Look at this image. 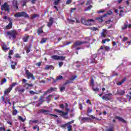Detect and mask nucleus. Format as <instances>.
I'll return each mask as SVG.
<instances>
[{"instance_id":"7c9ffc66","label":"nucleus","mask_w":131,"mask_h":131,"mask_svg":"<svg viewBox=\"0 0 131 131\" xmlns=\"http://www.w3.org/2000/svg\"><path fill=\"white\" fill-rule=\"evenodd\" d=\"M96 20L99 22H103V17L102 16L96 18Z\"/></svg>"},{"instance_id":"4be33fe9","label":"nucleus","mask_w":131,"mask_h":131,"mask_svg":"<svg viewBox=\"0 0 131 131\" xmlns=\"http://www.w3.org/2000/svg\"><path fill=\"white\" fill-rule=\"evenodd\" d=\"M28 38H29V36L26 35L23 38V39L24 42H27L28 41Z\"/></svg>"},{"instance_id":"ea45409f","label":"nucleus","mask_w":131,"mask_h":131,"mask_svg":"<svg viewBox=\"0 0 131 131\" xmlns=\"http://www.w3.org/2000/svg\"><path fill=\"white\" fill-rule=\"evenodd\" d=\"M90 117H91V118H92V119H96V120H100V119H98V118L94 117V116H93V115L90 116Z\"/></svg>"},{"instance_id":"c756f323","label":"nucleus","mask_w":131,"mask_h":131,"mask_svg":"<svg viewBox=\"0 0 131 131\" xmlns=\"http://www.w3.org/2000/svg\"><path fill=\"white\" fill-rule=\"evenodd\" d=\"M125 80H126V78H124L122 81L119 82L117 83V85H121V84L122 83H123V82H124V81H125Z\"/></svg>"},{"instance_id":"2f4dec72","label":"nucleus","mask_w":131,"mask_h":131,"mask_svg":"<svg viewBox=\"0 0 131 131\" xmlns=\"http://www.w3.org/2000/svg\"><path fill=\"white\" fill-rule=\"evenodd\" d=\"M6 82H7V79L6 78H3L2 79V81H1V84H4V83H6Z\"/></svg>"},{"instance_id":"6e6552de","label":"nucleus","mask_w":131,"mask_h":131,"mask_svg":"<svg viewBox=\"0 0 131 131\" xmlns=\"http://www.w3.org/2000/svg\"><path fill=\"white\" fill-rule=\"evenodd\" d=\"M26 75H27L28 77V79H30V78H32L33 80H34L35 77L33 76V74L32 73H30L29 71L26 70Z\"/></svg>"},{"instance_id":"8fccbe9b","label":"nucleus","mask_w":131,"mask_h":131,"mask_svg":"<svg viewBox=\"0 0 131 131\" xmlns=\"http://www.w3.org/2000/svg\"><path fill=\"white\" fill-rule=\"evenodd\" d=\"M91 30L93 31H97V30H98V28L95 27L91 28Z\"/></svg>"},{"instance_id":"7ed1b4c3","label":"nucleus","mask_w":131,"mask_h":131,"mask_svg":"<svg viewBox=\"0 0 131 131\" xmlns=\"http://www.w3.org/2000/svg\"><path fill=\"white\" fill-rule=\"evenodd\" d=\"M15 18H19L20 17H25L26 18H29V15L25 12H19L14 15Z\"/></svg>"},{"instance_id":"9b49d317","label":"nucleus","mask_w":131,"mask_h":131,"mask_svg":"<svg viewBox=\"0 0 131 131\" xmlns=\"http://www.w3.org/2000/svg\"><path fill=\"white\" fill-rule=\"evenodd\" d=\"M77 78V76H72L69 80H67L64 84H63V85H66L67 84H68V83H71V82H72V81H73V80H74V79H75V78Z\"/></svg>"},{"instance_id":"412c9836","label":"nucleus","mask_w":131,"mask_h":131,"mask_svg":"<svg viewBox=\"0 0 131 131\" xmlns=\"http://www.w3.org/2000/svg\"><path fill=\"white\" fill-rule=\"evenodd\" d=\"M9 24L6 26V29H11L12 28V26H13V23H12V20L9 21Z\"/></svg>"},{"instance_id":"f704fd0d","label":"nucleus","mask_w":131,"mask_h":131,"mask_svg":"<svg viewBox=\"0 0 131 131\" xmlns=\"http://www.w3.org/2000/svg\"><path fill=\"white\" fill-rule=\"evenodd\" d=\"M39 16L38 14H33L31 16V19H35V18H36Z\"/></svg>"},{"instance_id":"4c0bfd02","label":"nucleus","mask_w":131,"mask_h":131,"mask_svg":"<svg viewBox=\"0 0 131 131\" xmlns=\"http://www.w3.org/2000/svg\"><path fill=\"white\" fill-rule=\"evenodd\" d=\"M25 91V90L24 89H19L17 90L18 93H20V94H22V93H24V91Z\"/></svg>"},{"instance_id":"dca6fc26","label":"nucleus","mask_w":131,"mask_h":131,"mask_svg":"<svg viewBox=\"0 0 131 131\" xmlns=\"http://www.w3.org/2000/svg\"><path fill=\"white\" fill-rule=\"evenodd\" d=\"M18 2L17 0H13V5L14 6V8L16 9V10H19V7H18Z\"/></svg>"},{"instance_id":"6e6d98bb","label":"nucleus","mask_w":131,"mask_h":131,"mask_svg":"<svg viewBox=\"0 0 131 131\" xmlns=\"http://www.w3.org/2000/svg\"><path fill=\"white\" fill-rule=\"evenodd\" d=\"M127 39H128V37H124L123 38V41H126V40H127Z\"/></svg>"},{"instance_id":"e2e57ef3","label":"nucleus","mask_w":131,"mask_h":131,"mask_svg":"<svg viewBox=\"0 0 131 131\" xmlns=\"http://www.w3.org/2000/svg\"><path fill=\"white\" fill-rule=\"evenodd\" d=\"M11 65H14L15 66H16V65H17V63L12 61L11 62Z\"/></svg>"},{"instance_id":"39448f33","label":"nucleus","mask_w":131,"mask_h":131,"mask_svg":"<svg viewBox=\"0 0 131 131\" xmlns=\"http://www.w3.org/2000/svg\"><path fill=\"white\" fill-rule=\"evenodd\" d=\"M55 111L56 112L60 113V116H63V118H65V119H67V118H68V112H64L59 110H55Z\"/></svg>"},{"instance_id":"c85d7f7f","label":"nucleus","mask_w":131,"mask_h":131,"mask_svg":"<svg viewBox=\"0 0 131 131\" xmlns=\"http://www.w3.org/2000/svg\"><path fill=\"white\" fill-rule=\"evenodd\" d=\"M38 122V120H30L29 123L30 124H32V123H37Z\"/></svg>"},{"instance_id":"680f3d73","label":"nucleus","mask_w":131,"mask_h":131,"mask_svg":"<svg viewBox=\"0 0 131 131\" xmlns=\"http://www.w3.org/2000/svg\"><path fill=\"white\" fill-rule=\"evenodd\" d=\"M79 108L80 110H82V104L81 103L79 104Z\"/></svg>"},{"instance_id":"603ef678","label":"nucleus","mask_w":131,"mask_h":131,"mask_svg":"<svg viewBox=\"0 0 131 131\" xmlns=\"http://www.w3.org/2000/svg\"><path fill=\"white\" fill-rule=\"evenodd\" d=\"M33 129H36L37 128V130H39V127H38L37 125H36L33 127Z\"/></svg>"},{"instance_id":"9d476101","label":"nucleus","mask_w":131,"mask_h":131,"mask_svg":"<svg viewBox=\"0 0 131 131\" xmlns=\"http://www.w3.org/2000/svg\"><path fill=\"white\" fill-rule=\"evenodd\" d=\"M52 59L54 60H60L61 61H63V60H65V57L62 56H58V55H53L51 56Z\"/></svg>"},{"instance_id":"f8f14e48","label":"nucleus","mask_w":131,"mask_h":131,"mask_svg":"<svg viewBox=\"0 0 131 131\" xmlns=\"http://www.w3.org/2000/svg\"><path fill=\"white\" fill-rule=\"evenodd\" d=\"M1 9L4 11L5 10V11H7L9 12L10 11V8L9 7V5H8V4L5 3L1 7Z\"/></svg>"},{"instance_id":"a878e982","label":"nucleus","mask_w":131,"mask_h":131,"mask_svg":"<svg viewBox=\"0 0 131 131\" xmlns=\"http://www.w3.org/2000/svg\"><path fill=\"white\" fill-rule=\"evenodd\" d=\"M49 112V111L46 110H41L40 111L41 113H45V114H50Z\"/></svg>"},{"instance_id":"052dcab7","label":"nucleus","mask_w":131,"mask_h":131,"mask_svg":"<svg viewBox=\"0 0 131 131\" xmlns=\"http://www.w3.org/2000/svg\"><path fill=\"white\" fill-rule=\"evenodd\" d=\"M63 64H64V63L61 61V62H59L58 65H59V67H61L62 66Z\"/></svg>"},{"instance_id":"20e7f679","label":"nucleus","mask_w":131,"mask_h":131,"mask_svg":"<svg viewBox=\"0 0 131 131\" xmlns=\"http://www.w3.org/2000/svg\"><path fill=\"white\" fill-rule=\"evenodd\" d=\"M95 20L94 19H89L85 20V19L82 18L81 20V22L84 24V25H93L94 24V22Z\"/></svg>"},{"instance_id":"a19ab883","label":"nucleus","mask_w":131,"mask_h":131,"mask_svg":"<svg viewBox=\"0 0 131 131\" xmlns=\"http://www.w3.org/2000/svg\"><path fill=\"white\" fill-rule=\"evenodd\" d=\"M17 113H18V111L17 110H14L13 112V115H17Z\"/></svg>"},{"instance_id":"a211bd4d","label":"nucleus","mask_w":131,"mask_h":131,"mask_svg":"<svg viewBox=\"0 0 131 131\" xmlns=\"http://www.w3.org/2000/svg\"><path fill=\"white\" fill-rule=\"evenodd\" d=\"M81 120L84 122L85 121H90V120H92V118L89 117H82Z\"/></svg>"},{"instance_id":"4468645a","label":"nucleus","mask_w":131,"mask_h":131,"mask_svg":"<svg viewBox=\"0 0 131 131\" xmlns=\"http://www.w3.org/2000/svg\"><path fill=\"white\" fill-rule=\"evenodd\" d=\"M91 85H92V88H93V90L94 92H98V91H99V88L97 87H95L96 85H95V84H94V80H92L91 82Z\"/></svg>"},{"instance_id":"79ce46f5","label":"nucleus","mask_w":131,"mask_h":131,"mask_svg":"<svg viewBox=\"0 0 131 131\" xmlns=\"http://www.w3.org/2000/svg\"><path fill=\"white\" fill-rule=\"evenodd\" d=\"M93 8V6L90 5L87 8H86L84 11H89V10H91Z\"/></svg>"},{"instance_id":"aec40b11","label":"nucleus","mask_w":131,"mask_h":131,"mask_svg":"<svg viewBox=\"0 0 131 131\" xmlns=\"http://www.w3.org/2000/svg\"><path fill=\"white\" fill-rule=\"evenodd\" d=\"M119 10H120L119 16H120V17H122V16H123V15H122V13H123V12H124V10H123V7L120 6V7H119Z\"/></svg>"},{"instance_id":"a18cd8bd","label":"nucleus","mask_w":131,"mask_h":131,"mask_svg":"<svg viewBox=\"0 0 131 131\" xmlns=\"http://www.w3.org/2000/svg\"><path fill=\"white\" fill-rule=\"evenodd\" d=\"M29 93H30V94H32V95H33V94H34V95H37V93H36V92H34V91H30V92H29Z\"/></svg>"},{"instance_id":"f257e3e1","label":"nucleus","mask_w":131,"mask_h":131,"mask_svg":"<svg viewBox=\"0 0 131 131\" xmlns=\"http://www.w3.org/2000/svg\"><path fill=\"white\" fill-rule=\"evenodd\" d=\"M6 34L8 35L10 39H11V38L12 39H16V37H17V35H18V32H17V31L13 30L6 32Z\"/></svg>"},{"instance_id":"423d86ee","label":"nucleus","mask_w":131,"mask_h":131,"mask_svg":"<svg viewBox=\"0 0 131 131\" xmlns=\"http://www.w3.org/2000/svg\"><path fill=\"white\" fill-rule=\"evenodd\" d=\"M22 81L24 83L23 85L24 88H25V89H27V90H28L29 88H32V86H33V84L26 83L27 82V80L25 79H23Z\"/></svg>"},{"instance_id":"69168bd1","label":"nucleus","mask_w":131,"mask_h":131,"mask_svg":"<svg viewBox=\"0 0 131 131\" xmlns=\"http://www.w3.org/2000/svg\"><path fill=\"white\" fill-rule=\"evenodd\" d=\"M60 107L61 109H65V106L64 105V104H60Z\"/></svg>"},{"instance_id":"2eb2a0df","label":"nucleus","mask_w":131,"mask_h":131,"mask_svg":"<svg viewBox=\"0 0 131 131\" xmlns=\"http://www.w3.org/2000/svg\"><path fill=\"white\" fill-rule=\"evenodd\" d=\"M53 23H54V19L53 18L51 17L49 20V22L48 23L47 26L48 27H51L53 25Z\"/></svg>"},{"instance_id":"0e129e2a","label":"nucleus","mask_w":131,"mask_h":131,"mask_svg":"<svg viewBox=\"0 0 131 131\" xmlns=\"http://www.w3.org/2000/svg\"><path fill=\"white\" fill-rule=\"evenodd\" d=\"M18 119H19V120H20L21 121H24V120L23 119V117H22L21 116H19V117H18Z\"/></svg>"},{"instance_id":"4d7b16f0","label":"nucleus","mask_w":131,"mask_h":131,"mask_svg":"<svg viewBox=\"0 0 131 131\" xmlns=\"http://www.w3.org/2000/svg\"><path fill=\"white\" fill-rule=\"evenodd\" d=\"M13 53H14V51L13 50H10L9 53V56H12Z\"/></svg>"},{"instance_id":"58836bf2","label":"nucleus","mask_w":131,"mask_h":131,"mask_svg":"<svg viewBox=\"0 0 131 131\" xmlns=\"http://www.w3.org/2000/svg\"><path fill=\"white\" fill-rule=\"evenodd\" d=\"M59 3H60V0H56L54 2V5H55V6H58L59 5Z\"/></svg>"},{"instance_id":"1a4fd4ad","label":"nucleus","mask_w":131,"mask_h":131,"mask_svg":"<svg viewBox=\"0 0 131 131\" xmlns=\"http://www.w3.org/2000/svg\"><path fill=\"white\" fill-rule=\"evenodd\" d=\"M98 55L97 54H94L92 56V58L90 61V63H96L98 60Z\"/></svg>"},{"instance_id":"864d4df0","label":"nucleus","mask_w":131,"mask_h":131,"mask_svg":"<svg viewBox=\"0 0 131 131\" xmlns=\"http://www.w3.org/2000/svg\"><path fill=\"white\" fill-rule=\"evenodd\" d=\"M15 58H18L19 59H20V58H21V56H20L19 54H15Z\"/></svg>"},{"instance_id":"b1692460","label":"nucleus","mask_w":131,"mask_h":131,"mask_svg":"<svg viewBox=\"0 0 131 131\" xmlns=\"http://www.w3.org/2000/svg\"><path fill=\"white\" fill-rule=\"evenodd\" d=\"M51 69L52 70H54V67H53L52 66H48V65L46 66L45 69L46 70H48V69H51Z\"/></svg>"},{"instance_id":"338daca9","label":"nucleus","mask_w":131,"mask_h":131,"mask_svg":"<svg viewBox=\"0 0 131 131\" xmlns=\"http://www.w3.org/2000/svg\"><path fill=\"white\" fill-rule=\"evenodd\" d=\"M2 130H6V128H5V127H0V131H2Z\"/></svg>"},{"instance_id":"f3484780","label":"nucleus","mask_w":131,"mask_h":131,"mask_svg":"<svg viewBox=\"0 0 131 131\" xmlns=\"http://www.w3.org/2000/svg\"><path fill=\"white\" fill-rule=\"evenodd\" d=\"M128 27V21H126L124 25L122 26L121 28L122 30H125V29H126L127 27Z\"/></svg>"},{"instance_id":"ddd939ff","label":"nucleus","mask_w":131,"mask_h":131,"mask_svg":"<svg viewBox=\"0 0 131 131\" xmlns=\"http://www.w3.org/2000/svg\"><path fill=\"white\" fill-rule=\"evenodd\" d=\"M83 43H88L87 41H76L75 42V45H73V48H75L76 46H81V45H83Z\"/></svg>"},{"instance_id":"5701e85b","label":"nucleus","mask_w":131,"mask_h":131,"mask_svg":"<svg viewBox=\"0 0 131 131\" xmlns=\"http://www.w3.org/2000/svg\"><path fill=\"white\" fill-rule=\"evenodd\" d=\"M116 119H118L119 121H122V122H125V120L123 119V118L120 117H116Z\"/></svg>"},{"instance_id":"393cba45","label":"nucleus","mask_w":131,"mask_h":131,"mask_svg":"<svg viewBox=\"0 0 131 131\" xmlns=\"http://www.w3.org/2000/svg\"><path fill=\"white\" fill-rule=\"evenodd\" d=\"M105 32H106V30L105 29H103L101 34V36H102V37H106V34H105Z\"/></svg>"},{"instance_id":"bb28decb","label":"nucleus","mask_w":131,"mask_h":131,"mask_svg":"<svg viewBox=\"0 0 131 131\" xmlns=\"http://www.w3.org/2000/svg\"><path fill=\"white\" fill-rule=\"evenodd\" d=\"M2 49L3 50H4V51H8L9 50V48H8L7 47V45H6V44L3 43V46L2 47Z\"/></svg>"},{"instance_id":"cd10ccee","label":"nucleus","mask_w":131,"mask_h":131,"mask_svg":"<svg viewBox=\"0 0 131 131\" xmlns=\"http://www.w3.org/2000/svg\"><path fill=\"white\" fill-rule=\"evenodd\" d=\"M118 93L119 95H120L121 96H123V95L125 94V91H124V90H121L119 91Z\"/></svg>"},{"instance_id":"e433bc0d","label":"nucleus","mask_w":131,"mask_h":131,"mask_svg":"<svg viewBox=\"0 0 131 131\" xmlns=\"http://www.w3.org/2000/svg\"><path fill=\"white\" fill-rule=\"evenodd\" d=\"M63 79H64V77L62 76H59L57 77V80H61Z\"/></svg>"},{"instance_id":"72a5a7b5","label":"nucleus","mask_w":131,"mask_h":131,"mask_svg":"<svg viewBox=\"0 0 131 131\" xmlns=\"http://www.w3.org/2000/svg\"><path fill=\"white\" fill-rule=\"evenodd\" d=\"M67 125H68L67 126V129H68V131H71L72 128V126H71V125L69 124H67Z\"/></svg>"},{"instance_id":"c9c22d12","label":"nucleus","mask_w":131,"mask_h":131,"mask_svg":"<svg viewBox=\"0 0 131 131\" xmlns=\"http://www.w3.org/2000/svg\"><path fill=\"white\" fill-rule=\"evenodd\" d=\"M102 99H103V100H110V98L107 96H102Z\"/></svg>"},{"instance_id":"37998d69","label":"nucleus","mask_w":131,"mask_h":131,"mask_svg":"<svg viewBox=\"0 0 131 131\" xmlns=\"http://www.w3.org/2000/svg\"><path fill=\"white\" fill-rule=\"evenodd\" d=\"M104 49L105 50H106L107 52H109L110 51V47L108 46H104Z\"/></svg>"},{"instance_id":"3c124183","label":"nucleus","mask_w":131,"mask_h":131,"mask_svg":"<svg viewBox=\"0 0 131 131\" xmlns=\"http://www.w3.org/2000/svg\"><path fill=\"white\" fill-rule=\"evenodd\" d=\"M6 100H7V101H8V104H9V105H11V104H12V103H11V102H10V98H9V97H7V98H6Z\"/></svg>"},{"instance_id":"bf43d9fd","label":"nucleus","mask_w":131,"mask_h":131,"mask_svg":"<svg viewBox=\"0 0 131 131\" xmlns=\"http://www.w3.org/2000/svg\"><path fill=\"white\" fill-rule=\"evenodd\" d=\"M70 4H71V0H67L66 2V4L69 5Z\"/></svg>"},{"instance_id":"473e14b6","label":"nucleus","mask_w":131,"mask_h":131,"mask_svg":"<svg viewBox=\"0 0 131 131\" xmlns=\"http://www.w3.org/2000/svg\"><path fill=\"white\" fill-rule=\"evenodd\" d=\"M3 19H4V20H8L9 21H12V19H11V18L7 16H4Z\"/></svg>"},{"instance_id":"0eeeda50","label":"nucleus","mask_w":131,"mask_h":131,"mask_svg":"<svg viewBox=\"0 0 131 131\" xmlns=\"http://www.w3.org/2000/svg\"><path fill=\"white\" fill-rule=\"evenodd\" d=\"M17 83L16 82H13L12 84H11L9 88L7 89L6 90H5V95H8V94H9V93H10V92H11V91H12L13 88H14V86H15V85H16Z\"/></svg>"},{"instance_id":"c03bdc74","label":"nucleus","mask_w":131,"mask_h":131,"mask_svg":"<svg viewBox=\"0 0 131 131\" xmlns=\"http://www.w3.org/2000/svg\"><path fill=\"white\" fill-rule=\"evenodd\" d=\"M46 41H47V40L46 39V38H42L40 41V43H45Z\"/></svg>"},{"instance_id":"13d9d810","label":"nucleus","mask_w":131,"mask_h":131,"mask_svg":"<svg viewBox=\"0 0 131 131\" xmlns=\"http://www.w3.org/2000/svg\"><path fill=\"white\" fill-rule=\"evenodd\" d=\"M52 95H49L48 97H46L47 100H50L51 98H52Z\"/></svg>"},{"instance_id":"774afa93","label":"nucleus","mask_w":131,"mask_h":131,"mask_svg":"<svg viewBox=\"0 0 131 131\" xmlns=\"http://www.w3.org/2000/svg\"><path fill=\"white\" fill-rule=\"evenodd\" d=\"M7 123L8 124H10V125H13V123H12V122H11L10 121H7Z\"/></svg>"},{"instance_id":"f03ea898","label":"nucleus","mask_w":131,"mask_h":131,"mask_svg":"<svg viewBox=\"0 0 131 131\" xmlns=\"http://www.w3.org/2000/svg\"><path fill=\"white\" fill-rule=\"evenodd\" d=\"M55 91H57V88H51L50 89H49L47 91L44 93V94H43V96H40L39 101H42V102H43V98H45V96H46V95H48V94H50V93H52V92H54Z\"/></svg>"},{"instance_id":"09e8293b","label":"nucleus","mask_w":131,"mask_h":131,"mask_svg":"<svg viewBox=\"0 0 131 131\" xmlns=\"http://www.w3.org/2000/svg\"><path fill=\"white\" fill-rule=\"evenodd\" d=\"M114 128L113 127H111L108 129H106V131H113Z\"/></svg>"},{"instance_id":"6ab92c4d","label":"nucleus","mask_w":131,"mask_h":131,"mask_svg":"<svg viewBox=\"0 0 131 131\" xmlns=\"http://www.w3.org/2000/svg\"><path fill=\"white\" fill-rule=\"evenodd\" d=\"M38 35H42V33H43V31H42V28H39L37 30Z\"/></svg>"},{"instance_id":"5fc2aeb1","label":"nucleus","mask_w":131,"mask_h":131,"mask_svg":"<svg viewBox=\"0 0 131 131\" xmlns=\"http://www.w3.org/2000/svg\"><path fill=\"white\" fill-rule=\"evenodd\" d=\"M93 110L90 108H88L87 112L88 113H92Z\"/></svg>"},{"instance_id":"de8ad7c7","label":"nucleus","mask_w":131,"mask_h":131,"mask_svg":"<svg viewBox=\"0 0 131 131\" xmlns=\"http://www.w3.org/2000/svg\"><path fill=\"white\" fill-rule=\"evenodd\" d=\"M110 40V39H105L102 40V43H105L106 42V41H109Z\"/></svg>"},{"instance_id":"49530a36","label":"nucleus","mask_w":131,"mask_h":131,"mask_svg":"<svg viewBox=\"0 0 131 131\" xmlns=\"http://www.w3.org/2000/svg\"><path fill=\"white\" fill-rule=\"evenodd\" d=\"M60 92H64L65 91V86H61L60 88Z\"/></svg>"}]
</instances>
